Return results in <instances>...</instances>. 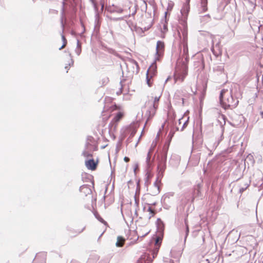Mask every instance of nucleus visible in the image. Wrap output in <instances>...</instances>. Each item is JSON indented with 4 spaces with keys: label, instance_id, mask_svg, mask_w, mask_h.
<instances>
[{
    "label": "nucleus",
    "instance_id": "obj_22",
    "mask_svg": "<svg viewBox=\"0 0 263 263\" xmlns=\"http://www.w3.org/2000/svg\"><path fill=\"white\" fill-rule=\"evenodd\" d=\"M159 248L158 247H155L154 250H153L152 252V255H153V258H155L158 254V252L159 251Z\"/></svg>",
    "mask_w": 263,
    "mask_h": 263
},
{
    "label": "nucleus",
    "instance_id": "obj_57",
    "mask_svg": "<svg viewBox=\"0 0 263 263\" xmlns=\"http://www.w3.org/2000/svg\"><path fill=\"white\" fill-rule=\"evenodd\" d=\"M167 195H165V196H164V198H166V197H167Z\"/></svg>",
    "mask_w": 263,
    "mask_h": 263
},
{
    "label": "nucleus",
    "instance_id": "obj_34",
    "mask_svg": "<svg viewBox=\"0 0 263 263\" xmlns=\"http://www.w3.org/2000/svg\"><path fill=\"white\" fill-rule=\"evenodd\" d=\"M162 29H163V30H162V31H163V32H165L167 30V25L166 24V22H165V23H163Z\"/></svg>",
    "mask_w": 263,
    "mask_h": 263
},
{
    "label": "nucleus",
    "instance_id": "obj_37",
    "mask_svg": "<svg viewBox=\"0 0 263 263\" xmlns=\"http://www.w3.org/2000/svg\"><path fill=\"white\" fill-rule=\"evenodd\" d=\"M62 39L63 43H65V44L66 45L67 41L66 40L65 37L64 36V35L63 34H62Z\"/></svg>",
    "mask_w": 263,
    "mask_h": 263
},
{
    "label": "nucleus",
    "instance_id": "obj_18",
    "mask_svg": "<svg viewBox=\"0 0 263 263\" xmlns=\"http://www.w3.org/2000/svg\"><path fill=\"white\" fill-rule=\"evenodd\" d=\"M160 96H161V95H159L158 96H156L154 98V102H153V108H154V110L156 109L157 108V107H158L157 103L159 101Z\"/></svg>",
    "mask_w": 263,
    "mask_h": 263
},
{
    "label": "nucleus",
    "instance_id": "obj_15",
    "mask_svg": "<svg viewBox=\"0 0 263 263\" xmlns=\"http://www.w3.org/2000/svg\"><path fill=\"white\" fill-rule=\"evenodd\" d=\"M208 0H201V12H204L207 11Z\"/></svg>",
    "mask_w": 263,
    "mask_h": 263
},
{
    "label": "nucleus",
    "instance_id": "obj_47",
    "mask_svg": "<svg viewBox=\"0 0 263 263\" xmlns=\"http://www.w3.org/2000/svg\"><path fill=\"white\" fill-rule=\"evenodd\" d=\"M204 17H208L209 19L210 18V15L209 14H207L205 16H204Z\"/></svg>",
    "mask_w": 263,
    "mask_h": 263
},
{
    "label": "nucleus",
    "instance_id": "obj_21",
    "mask_svg": "<svg viewBox=\"0 0 263 263\" xmlns=\"http://www.w3.org/2000/svg\"><path fill=\"white\" fill-rule=\"evenodd\" d=\"M249 186V184L246 182L243 186H240L239 188V193H242L244 191H245L247 187Z\"/></svg>",
    "mask_w": 263,
    "mask_h": 263
},
{
    "label": "nucleus",
    "instance_id": "obj_33",
    "mask_svg": "<svg viewBox=\"0 0 263 263\" xmlns=\"http://www.w3.org/2000/svg\"><path fill=\"white\" fill-rule=\"evenodd\" d=\"M75 51L77 55H80L81 52V47H77Z\"/></svg>",
    "mask_w": 263,
    "mask_h": 263
},
{
    "label": "nucleus",
    "instance_id": "obj_25",
    "mask_svg": "<svg viewBox=\"0 0 263 263\" xmlns=\"http://www.w3.org/2000/svg\"><path fill=\"white\" fill-rule=\"evenodd\" d=\"M201 188V185L200 184H198L195 191V194H197L198 196H199L200 194V189Z\"/></svg>",
    "mask_w": 263,
    "mask_h": 263
},
{
    "label": "nucleus",
    "instance_id": "obj_55",
    "mask_svg": "<svg viewBox=\"0 0 263 263\" xmlns=\"http://www.w3.org/2000/svg\"><path fill=\"white\" fill-rule=\"evenodd\" d=\"M163 260H164V262H167V260H165V258H164V259H163Z\"/></svg>",
    "mask_w": 263,
    "mask_h": 263
},
{
    "label": "nucleus",
    "instance_id": "obj_20",
    "mask_svg": "<svg viewBox=\"0 0 263 263\" xmlns=\"http://www.w3.org/2000/svg\"><path fill=\"white\" fill-rule=\"evenodd\" d=\"M167 160V151L165 152L161 156V159L159 160V161L161 162H164V163H166Z\"/></svg>",
    "mask_w": 263,
    "mask_h": 263
},
{
    "label": "nucleus",
    "instance_id": "obj_56",
    "mask_svg": "<svg viewBox=\"0 0 263 263\" xmlns=\"http://www.w3.org/2000/svg\"><path fill=\"white\" fill-rule=\"evenodd\" d=\"M90 1L93 3H94V0H90Z\"/></svg>",
    "mask_w": 263,
    "mask_h": 263
},
{
    "label": "nucleus",
    "instance_id": "obj_36",
    "mask_svg": "<svg viewBox=\"0 0 263 263\" xmlns=\"http://www.w3.org/2000/svg\"><path fill=\"white\" fill-rule=\"evenodd\" d=\"M136 130L135 129H133L132 131H131V133H130V137H133L134 136L135 134H136Z\"/></svg>",
    "mask_w": 263,
    "mask_h": 263
},
{
    "label": "nucleus",
    "instance_id": "obj_14",
    "mask_svg": "<svg viewBox=\"0 0 263 263\" xmlns=\"http://www.w3.org/2000/svg\"><path fill=\"white\" fill-rule=\"evenodd\" d=\"M125 239L121 237V236H118L117 237V241L116 243V246L117 247H121L123 246L124 242H125Z\"/></svg>",
    "mask_w": 263,
    "mask_h": 263
},
{
    "label": "nucleus",
    "instance_id": "obj_27",
    "mask_svg": "<svg viewBox=\"0 0 263 263\" xmlns=\"http://www.w3.org/2000/svg\"><path fill=\"white\" fill-rule=\"evenodd\" d=\"M147 211L149 212V218H150L152 216L154 215L155 212L151 207H148Z\"/></svg>",
    "mask_w": 263,
    "mask_h": 263
},
{
    "label": "nucleus",
    "instance_id": "obj_8",
    "mask_svg": "<svg viewBox=\"0 0 263 263\" xmlns=\"http://www.w3.org/2000/svg\"><path fill=\"white\" fill-rule=\"evenodd\" d=\"M190 4H189V2H185V3L183 4L182 8L181 10L182 15L184 18L187 17L188 13L190 11Z\"/></svg>",
    "mask_w": 263,
    "mask_h": 263
},
{
    "label": "nucleus",
    "instance_id": "obj_32",
    "mask_svg": "<svg viewBox=\"0 0 263 263\" xmlns=\"http://www.w3.org/2000/svg\"><path fill=\"white\" fill-rule=\"evenodd\" d=\"M141 7H143L145 9V11L146 10L147 4H146V3L145 2V1H142V5H141Z\"/></svg>",
    "mask_w": 263,
    "mask_h": 263
},
{
    "label": "nucleus",
    "instance_id": "obj_26",
    "mask_svg": "<svg viewBox=\"0 0 263 263\" xmlns=\"http://www.w3.org/2000/svg\"><path fill=\"white\" fill-rule=\"evenodd\" d=\"M156 145V142L153 141L151 147V148L149 149L148 152H150V153L152 154L153 153V151L154 149V148L155 147Z\"/></svg>",
    "mask_w": 263,
    "mask_h": 263
},
{
    "label": "nucleus",
    "instance_id": "obj_11",
    "mask_svg": "<svg viewBox=\"0 0 263 263\" xmlns=\"http://www.w3.org/2000/svg\"><path fill=\"white\" fill-rule=\"evenodd\" d=\"M97 163L95 162L93 159H90L85 161L86 167L91 170H95L96 168Z\"/></svg>",
    "mask_w": 263,
    "mask_h": 263
},
{
    "label": "nucleus",
    "instance_id": "obj_42",
    "mask_svg": "<svg viewBox=\"0 0 263 263\" xmlns=\"http://www.w3.org/2000/svg\"><path fill=\"white\" fill-rule=\"evenodd\" d=\"M66 46L65 43H63L62 46L59 48V50H61Z\"/></svg>",
    "mask_w": 263,
    "mask_h": 263
},
{
    "label": "nucleus",
    "instance_id": "obj_2",
    "mask_svg": "<svg viewBox=\"0 0 263 263\" xmlns=\"http://www.w3.org/2000/svg\"><path fill=\"white\" fill-rule=\"evenodd\" d=\"M218 121L219 122L220 126L221 128V133L220 137L217 139H216L214 137L211 138L208 140L205 145L208 150L210 152V155L211 154L213 151L216 148L223 138V125L226 124L224 117L223 116H219L218 119Z\"/></svg>",
    "mask_w": 263,
    "mask_h": 263
},
{
    "label": "nucleus",
    "instance_id": "obj_51",
    "mask_svg": "<svg viewBox=\"0 0 263 263\" xmlns=\"http://www.w3.org/2000/svg\"><path fill=\"white\" fill-rule=\"evenodd\" d=\"M170 263H173V260H171H171H170Z\"/></svg>",
    "mask_w": 263,
    "mask_h": 263
},
{
    "label": "nucleus",
    "instance_id": "obj_4",
    "mask_svg": "<svg viewBox=\"0 0 263 263\" xmlns=\"http://www.w3.org/2000/svg\"><path fill=\"white\" fill-rule=\"evenodd\" d=\"M164 49V44L162 41H158L157 42L156 52L155 54V61H159L160 57L163 54Z\"/></svg>",
    "mask_w": 263,
    "mask_h": 263
},
{
    "label": "nucleus",
    "instance_id": "obj_43",
    "mask_svg": "<svg viewBox=\"0 0 263 263\" xmlns=\"http://www.w3.org/2000/svg\"><path fill=\"white\" fill-rule=\"evenodd\" d=\"M98 17H99L98 14H96V16H95V17H96V18H95V21H96V22H97V21H98Z\"/></svg>",
    "mask_w": 263,
    "mask_h": 263
},
{
    "label": "nucleus",
    "instance_id": "obj_40",
    "mask_svg": "<svg viewBox=\"0 0 263 263\" xmlns=\"http://www.w3.org/2000/svg\"><path fill=\"white\" fill-rule=\"evenodd\" d=\"M77 47H81V43L79 40H77Z\"/></svg>",
    "mask_w": 263,
    "mask_h": 263
},
{
    "label": "nucleus",
    "instance_id": "obj_54",
    "mask_svg": "<svg viewBox=\"0 0 263 263\" xmlns=\"http://www.w3.org/2000/svg\"><path fill=\"white\" fill-rule=\"evenodd\" d=\"M135 214L137 215V210H136V211H135Z\"/></svg>",
    "mask_w": 263,
    "mask_h": 263
},
{
    "label": "nucleus",
    "instance_id": "obj_46",
    "mask_svg": "<svg viewBox=\"0 0 263 263\" xmlns=\"http://www.w3.org/2000/svg\"><path fill=\"white\" fill-rule=\"evenodd\" d=\"M61 25H62V29H63H63H64V24H63V21H62V20L61 21Z\"/></svg>",
    "mask_w": 263,
    "mask_h": 263
},
{
    "label": "nucleus",
    "instance_id": "obj_17",
    "mask_svg": "<svg viewBox=\"0 0 263 263\" xmlns=\"http://www.w3.org/2000/svg\"><path fill=\"white\" fill-rule=\"evenodd\" d=\"M109 11L111 12H116L119 13H121L123 12V10L121 7H115L114 5L112 8H109Z\"/></svg>",
    "mask_w": 263,
    "mask_h": 263
},
{
    "label": "nucleus",
    "instance_id": "obj_45",
    "mask_svg": "<svg viewBox=\"0 0 263 263\" xmlns=\"http://www.w3.org/2000/svg\"><path fill=\"white\" fill-rule=\"evenodd\" d=\"M202 242L203 243L204 242L205 238H204V235H202Z\"/></svg>",
    "mask_w": 263,
    "mask_h": 263
},
{
    "label": "nucleus",
    "instance_id": "obj_41",
    "mask_svg": "<svg viewBox=\"0 0 263 263\" xmlns=\"http://www.w3.org/2000/svg\"><path fill=\"white\" fill-rule=\"evenodd\" d=\"M124 160L125 162H128L129 161V158L127 157H125Z\"/></svg>",
    "mask_w": 263,
    "mask_h": 263
},
{
    "label": "nucleus",
    "instance_id": "obj_44",
    "mask_svg": "<svg viewBox=\"0 0 263 263\" xmlns=\"http://www.w3.org/2000/svg\"><path fill=\"white\" fill-rule=\"evenodd\" d=\"M170 254L172 257H175L173 254V250H171V251L170 252Z\"/></svg>",
    "mask_w": 263,
    "mask_h": 263
},
{
    "label": "nucleus",
    "instance_id": "obj_52",
    "mask_svg": "<svg viewBox=\"0 0 263 263\" xmlns=\"http://www.w3.org/2000/svg\"><path fill=\"white\" fill-rule=\"evenodd\" d=\"M190 0H186V2H189V4L190 3Z\"/></svg>",
    "mask_w": 263,
    "mask_h": 263
},
{
    "label": "nucleus",
    "instance_id": "obj_30",
    "mask_svg": "<svg viewBox=\"0 0 263 263\" xmlns=\"http://www.w3.org/2000/svg\"><path fill=\"white\" fill-rule=\"evenodd\" d=\"M70 60H71V63L68 64V66L66 65L65 67V68L67 69L66 72H68V70L69 69V66H70L71 65H73V61L71 58L70 59Z\"/></svg>",
    "mask_w": 263,
    "mask_h": 263
},
{
    "label": "nucleus",
    "instance_id": "obj_53",
    "mask_svg": "<svg viewBox=\"0 0 263 263\" xmlns=\"http://www.w3.org/2000/svg\"><path fill=\"white\" fill-rule=\"evenodd\" d=\"M181 119H180L179 120V123H180V124L181 123Z\"/></svg>",
    "mask_w": 263,
    "mask_h": 263
},
{
    "label": "nucleus",
    "instance_id": "obj_29",
    "mask_svg": "<svg viewBox=\"0 0 263 263\" xmlns=\"http://www.w3.org/2000/svg\"><path fill=\"white\" fill-rule=\"evenodd\" d=\"M83 155L84 157H87V158H88L89 157H92V155L89 154L88 152H86V151L83 152Z\"/></svg>",
    "mask_w": 263,
    "mask_h": 263
},
{
    "label": "nucleus",
    "instance_id": "obj_5",
    "mask_svg": "<svg viewBox=\"0 0 263 263\" xmlns=\"http://www.w3.org/2000/svg\"><path fill=\"white\" fill-rule=\"evenodd\" d=\"M161 178H158V175H157V179L154 183L152 189V194L153 195H156L160 192V187L159 184L160 183Z\"/></svg>",
    "mask_w": 263,
    "mask_h": 263
},
{
    "label": "nucleus",
    "instance_id": "obj_16",
    "mask_svg": "<svg viewBox=\"0 0 263 263\" xmlns=\"http://www.w3.org/2000/svg\"><path fill=\"white\" fill-rule=\"evenodd\" d=\"M187 32L186 29H184L182 31V39L181 43L187 42Z\"/></svg>",
    "mask_w": 263,
    "mask_h": 263
},
{
    "label": "nucleus",
    "instance_id": "obj_6",
    "mask_svg": "<svg viewBox=\"0 0 263 263\" xmlns=\"http://www.w3.org/2000/svg\"><path fill=\"white\" fill-rule=\"evenodd\" d=\"M157 168L158 178H162L163 176V173L166 168V163L159 161Z\"/></svg>",
    "mask_w": 263,
    "mask_h": 263
},
{
    "label": "nucleus",
    "instance_id": "obj_38",
    "mask_svg": "<svg viewBox=\"0 0 263 263\" xmlns=\"http://www.w3.org/2000/svg\"><path fill=\"white\" fill-rule=\"evenodd\" d=\"M187 122H188V121L187 120V121H186L184 123V124H183V126H182V130H183V129L186 127V125H187Z\"/></svg>",
    "mask_w": 263,
    "mask_h": 263
},
{
    "label": "nucleus",
    "instance_id": "obj_50",
    "mask_svg": "<svg viewBox=\"0 0 263 263\" xmlns=\"http://www.w3.org/2000/svg\"><path fill=\"white\" fill-rule=\"evenodd\" d=\"M134 62L135 64L136 65V66H138V63L135 61H134Z\"/></svg>",
    "mask_w": 263,
    "mask_h": 263
},
{
    "label": "nucleus",
    "instance_id": "obj_13",
    "mask_svg": "<svg viewBox=\"0 0 263 263\" xmlns=\"http://www.w3.org/2000/svg\"><path fill=\"white\" fill-rule=\"evenodd\" d=\"M181 44L183 45V53L186 56L185 60H187L189 58L187 43L184 42L181 43Z\"/></svg>",
    "mask_w": 263,
    "mask_h": 263
},
{
    "label": "nucleus",
    "instance_id": "obj_3",
    "mask_svg": "<svg viewBox=\"0 0 263 263\" xmlns=\"http://www.w3.org/2000/svg\"><path fill=\"white\" fill-rule=\"evenodd\" d=\"M187 74V66L186 64H183L182 68L181 69H177L174 73V78L175 82H183Z\"/></svg>",
    "mask_w": 263,
    "mask_h": 263
},
{
    "label": "nucleus",
    "instance_id": "obj_48",
    "mask_svg": "<svg viewBox=\"0 0 263 263\" xmlns=\"http://www.w3.org/2000/svg\"><path fill=\"white\" fill-rule=\"evenodd\" d=\"M99 220L100 221L102 222H104V220H103V219L102 218H100V219H99Z\"/></svg>",
    "mask_w": 263,
    "mask_h": 263
},
{
    "label": "nucleus",
    "instance_id": "obj_28",
    "mask_svg": "<svg viewBox=\"0 0 263 263\" xmlns=\"http://www.w3.org/2000/svg\"><path fill=\"white\" fill-rule=\"evenodd\" d=\"M151 78L150 77V76L146 74V81H147V84L148 85V86L151 87L152 86V84L150 82V79Z\"/></svg>",
    "mask_w": 263,
    "mask_h": 263
},
{
    "label": "nucleus",
    "instance_id": "obj_39",
    "mask_svg": "<svg viewBox=\"0 0 263 263\" xmlns=\"http://www.w3.org/2000/svg\"><path fill=\"white\" fill-rule=\"evenodd\" d=\"M135 205L138 206L139 204V200L136 199V198H135Z\"/></svg>",
    "mask_w": 263,
    "mask_h": 263
},
{
    "label": "nucleus",
    "instance_id": "obj_49",
    "mask_svg": "<svg viewBox=\"0 0 263 263\" xmlns=\"http://www.w3.org/2000/svg\"><path fill=\"white\" fill-rule=\"evenodd\" d=\"M169 79H170V78H169V77H168V78L165 80V83H166L168 81Z\"/></svg>",
    "mask_w": 263,
    "mask_h": 263
},
{
    "label": "nucleus",
    "instance_id": "obj_19",
    "mask_svg": "<svg viewBox=\"0 0 263 263\" xmlns=\"http://www.w3.org/2000/svg\"><path fill=\"white\" fill-rule=\"evenodd\" d=\"M123 114L121 112H118L114 117L113 120L115 122L119 121L122 117Z\"/></svg>",
    "mask_w": 263,
    "mask_h": 263
},
{
    "label": "nucleus",
    "instance_id": "obj_10",
    "mask_svg": "<svg viewBox=\"0 0 263 263\" xmlns=\"http://www.w3.org/2000/svg\"><path fill=\"white\" fill-rule=\"evenodd\" d=\"M194 66L198 68V70H202L204 69V65L202 57L199 58L197 61L194 62Z\"/></svg>",
    "mask_w": 263,
    "mask_h": 263
},
{
    "label": "nucleus",
    "instance_id": "obj_23",
    "mask_svg": "<svg viewBox=\"0 0 263 263\" xmlns=\"http://www.w3.org/2000/svg\"><path fill=\"white\" fill-rule=\"evenodd\" d=\"M161 243V238L159 237L156 238L155 240V247H158L160 248V244Z\"/></svg>",
    "mask_w": 263,
    "mask_h": 263
},
{
    "label": "nucleus",
    "instance_id": "obj_7",
    "mask_svg": "<svg viewBox=\"0 0 263 263\" xmlns=\"http://www.w3.org/2000/svg\"><path fill=\"white\" fill-rule=\"evenodd\" d=\"M156 62L155 60L154 61V62L152 64V65L150 66L149 68L148 69L147 71V75L150 76L151 78H152L153 76H154L157 70V65H156Z\"/></svg>",
    "mask_w": 263,
    "mask_h": 263
},
{
    "label": "nucleus",
    "instance_id": "obj_24",
    "mask_svg": "<svg viewBox=\"0 0 263 263\" xmlns=\"http://www.w3.org/2000/svg\"><path fill=\"white\" fill-rule=\"evenodd\" d=\"M185 238H184V241H185L186 237L188 236L189 233V228L188 224H187L186 221L185 222Z\"/></svg>",
    "mask_w": 263,
    "mask_h": 263
},
{
    "label": "nucleus",
    "instance_id": "obj_1",
    "mask_svg": "<svg viewBox=\"0 0 263 263\" xmlns=\"http://www.w3.org/2000/svg\"><path fill=\"white\" fill-rule=\"evenodd\" d=\"M219 101L221 106L224 109L234 108L239 103L237 98H235L233 96L232 90H229L228 89L221 90Z\"/></svg>",
    "mask_w": 263,
    "mask_h": 263
},
{
    "label": "nucleus",
    "instance_id": "obj_12",
    "mask_svg": "<svg viewBox=\"0 0 263 263\" xmlns=\"http://www.w3.org/2000/svg\"><path fill=\"white\" fill-rule=\"evenodd\" d=\"M152 154L150 152H148L146 158V168L147 170H149L152 166L154 162V157L152 159Z\"/></svg>",
    "mask_w": 263,
    "mask_h": 263
},
{
    "label": "nucleus",
    "instance_id": "obj_9",
    "mask_svg": "<svg viewBox=\"0 0 263 263\" xmlns=\"http://www.w3.org/2000/svg\"><path fill=\"white\" fill-rule=\"evenodd\" d=\"M80 191L84 194L85 196H87L91 194L92 191L90 186L88 185H83L80 187Z\"/></svg>",
    "mask_w": 263,
    "mask_h": 263
},
{
    "label": "nucleus",
    "instance_id": "obj_35",
    "mask_svg": "<svg viewBox=\"0 0 263 263\" xmlns=\"http://www.w3.org/2000/svg\"><path fill=\"white\" fill-rule=\"evenodd\" d=\"M173 7V3L172 2H170L168 4V10H171Z\"/></svg>",
    "mask_w": 263,
    "mask_h": 263
},
{
    "label": "nucleus",
    "instance_id": "obj_31",
    "mask_svg": "<svg viewBox=\"0 0 263 263\" xmlns=\"http://www.w3.org/2000/svg\"><path fill=\"white\" fill-rule=\"evenodd\" d=\"M102 84L103 85H106L109 81V79L107 77H105V78H104L102 80Z\"/></svg>",
    "mask_w": 263,
    "mask_h": 263
}]
</instances>
